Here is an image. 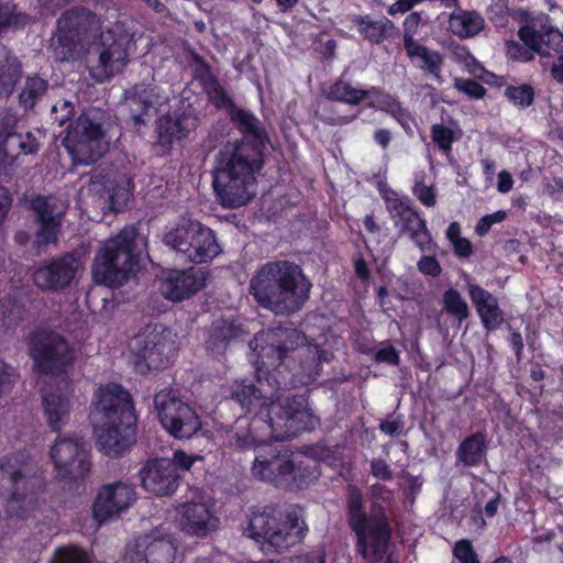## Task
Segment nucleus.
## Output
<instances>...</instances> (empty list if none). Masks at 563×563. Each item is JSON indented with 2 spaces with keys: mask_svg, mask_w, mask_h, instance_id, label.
I'll return each mask as SVG.
<instances>
[{
  "mask_svg": "<svg viewBox=\"0 0 563 563\" xmlns=\"http://www.w3.org/2000/svg\"><path fill=\"white\" fill-rule=\"evenodd\" d=\"M42 406L52 431L59 432L69 418V394L60 388L45 390L42 394Z\"/></svg>",
  "mask_w": 563,
  "mask_h": 563,
  "instance_id": "32",
  "label": "nucleus"
},
{
  "mask_svg": "<svg viewBox=\"0 0 563 563\" xmlns=\"http://www.w3.org/2000/svg\"><path fill=\"white\" fill-rule=\"evenodd\" d=\"M75 115V106L73 102L67 100H60L56 102L51 110V119L53 123H56L58 126H64Z\"/></svg>",
  "mask_w": 563,
  "mask_h": 563,
  "instance_id": "49",
  "label": "nucleus"
},
{
  "mask_svg": "<svg viewBox=\"0 0 563 563\" xmlns=\"http://www.w3.org/2000/svg\"><path fill=\"white\" fill-rule=\"evenodd\" d=\"M95 426L98 450L108 456L119 457L136 442L137 416L131 393L122 385L109 383L95 393Z\"/></svg>",
  "mask_w": 563,
  "mask_h": 563,
  "instance_id": "4",
  "label": "nucleus"
},
{
  "mask_svg": "<svg viewBox=\"0 0 563 563\" xmlns=\"http://www.w3.org/2000/svg\"><path fill=\"white\" fill-rule=\"evenodd\" d=\"M467 290L483 328L487 332L498 330L505 322V313L499 307L498 299L490 291L476 284H471Z\"/></svg>",
  "mask_w": 563,
  "mask_h": 563,
  "instance_id": "29",
  "label": "nucleus"
},
{
  "mask_svg": "<svg viewBox=\"0 0 563 563\" xmlns=\"http://www.w3.org/2000/svg\"><path fill=\"white\" fill-rule=\"evenodd\" d=\"M516 21L520 25L517 33L519 40L536 54L549 57V51L563 52V33L552 24L549 14L519 10Z\"/></svg>",
  "mask_w": 563,
  "mask_h": 563,
  "instance_id": "17",
  "label": "nucleus"
},
{
  "mask_svg": "<svg viewBox=\"0 0 563 563\" xmlns=\"http://www.w3.org/2000/svg\"><path fill=\"white\" fill-rule=\"evenodd\" d=\"M124 98L129 104L131 119L135 126L146 123L145 117L151 109L161 104V98L157 93V87L146 84H135L124 92Z\"/></svg>",
  "mask_w": 563,
  "mask_h": 563,
  "instance_id": "30",
  "label": "nucleus"
},
{
  "mask_svg": "<svg viewBox=\"0 0 563 563\" xmlns=\"http://www.w3.org/2000/svg\"><path fill=\"white\" fill-rule=\"evenodd\" d=\"M229 118L241 137L219 150L211 175L220 205L234 209L245 206L255 196L256 179L265 165L269 137L262 121L251 110L236 107L230 111Z\"/></svg>",
  "mask_w": 563,
  "mask_h": 563,
  "instance_id": "2",
  "label": "nucleus"
},
{
  "mask_svg": "<svg viewBox=\"0 0 563 563\" xmlns=\"http://www.w3.org/2000/svg\"><path fill=\"white\" fill-rule=\"evenodd\" d=\"M311 286L300 265L275 260L255 271L249 290L262 308L276 314H292L308 301Z\"/></svg>",
  "mask_w": 563,
  "mask_h": 563,
  "instance_id": "5",
  "label": "nucleus"
},
{
  "mask_svg": "<svg viewBox=\"0 0 563 563\" xmlns=\"http://www.w3.org/2000/svg\"><path fill=\"white\" fill-rule=\"evenodd\" d=\"M264 417L255 412L246 428H238L228 440L231 449L240 452L264 448L269 440V433L264 429Z\"/></svg>",
  "mask_w": 563,
  "mask_h": 563,
  "instance_id": "31",
  "label": "nucleus"
},
{
  "mask_svg": "<svg viewBox=\"0 0 563 563\" xmlns=\"http://www.w3.org/2000/svg\"><path fill=\"white\" fill-rule=\"evenodd\" d=\"M63 146L74 165L88 166L98 162L109 147L103 113L96 109L82 112L68 125Z\"/></svg>",
  "mask_w": 563,
  "mask_h": 563,
  "instance_id": "8",
  "label": "nucleus"
},
{
  "mask_svg": "<svg viewBox=\"0 0 563 563\" xmlns=\"http://www.w3.org/2000/svg\"><path fill=\"white\" fill-rule=\"evenodd\" d=\"M80 267L79 256L74 252H66L34 265L31 278L42 291L60 292L71 286Z\"/></svg>",
  "mask_w": 563,
  "mask_h": 563,
  "instance_id": "19",
  "label": "nucleus"
},
{
  "mask_svg": "<svg viewBox=\"0 0 563 563\" xmlns=\"http://www.w3.org/2000/svg\"><path fill=\"white\" fill-rule=\"evenodd\" d=\"M192 77L199 84L208 101L218 110H227L228 114L236 104L221 85L210 64L198 53L191 56Z\"/></svg>",
  "mask_w": 563,
  "mask_h": 563,
  "instance_id": "24",
  "label": "nucleus"
},
{
  "mask_svg": "<svg viewBox=\"0 0 563 563\" xmlns=\"http://www.w3.org/2000/svg\"><path fill=\"white\" fill-rule=\"evenodd\" d=\"M137 235L139 230L135 227H124L101 244L91 266L92 280L97 285L118 288L137 273Z\"/></svg>",
  "mask_w": 563,
  "mask_h": 563,
  "instance_id": "7",
  "label": "nucleus"
},
{
  "mask_svg": "<svg viewBox=\"0 0 563 563\" xmlns=\"http://www.w3.org/2000/svg\"><path fill=\"white\" fill-rule=\"evenodd\" d=\"M246 531L250 538L268 544L276 552L289 549L305 537L297 515L283 511L276 506H265L262 510L254 511Z\"/></svg>",
  "mask_w": 563,
  "mask_h": 563,
  "instance_id": "10",
  "label": "nucleus"
},
{
  "mask_svg": "<svg viewBox=\"0 0 563 563\" xmlns=\"http://www.w3.org/2000/svg\"><path fill=\"white\" fill-rule=\"evenodd\" d=\"M135 500V489L121 481L99 489L92 505L95 520L101 525L129 509Z\"/></svg>",
  "mask_w": 563,
  "mask_h": 563,
  "instance_id": "21",
  "label": "nucleus"
},
{
  "mask_svg": "<svg viewBox=\"0 0 563 563\" xmlns=\"http://www.w3.org/2000/svg\"><path fill=\"white\" fill-rule=\"evenodd\" d=\"M421 21V14L419 12H411L407 15L404 21V47L406 46L407 40H415L413 35Z\"/></svg>",
  "mask_w": 563,
  "mask_h": 563,
  "instance_id": "59",
  "label": "nucleus"
},
{
  "mask_svg": "<svg viewBox=\"0 0 563 563\" xmlns=\"http://www.w3.org/2000/svg\"><path fill=\"white\" fill-rule=\"evenodd\" d=\"M487 18L496 27H506L509 22V9L506 2L498 1L487 9Z\"/></svg>",
  "mask_w": 563,
  "mask_h": 563,
  "instance_id": "51",
  "label": "nucleus"
},
{
  "mask_svg": "<svg viewBox=\"0 0 563 563\" xmlns=\"http://www.w3.org/2000/svg\"><path fill=\"white\" fill-rule=\"evenodd\" d=\"M430 136L434 145L446 157L453 150V144L460 139V130H454L443 123H434L430 128Z\"/></svg>",
  "mask_w": 563,
  "mask_h": 563,
  "instance_id": "43",
  "label": "nucleus"
},
{
  "mask_svg": "<svg viewBox=\"0 0 563 563\" xmlns=\"http://www.w3.org/2000/svg\"><path fill=\"white\" fill-rule=\"evenodd\" d=\"M49 455L59 481H84L90 473L92 463L80 437H58Z\"/></svg>",
  "mask_w": 563,
  "mask_h": 563,
  "instance_id": "18",
  "label": "nucleus"
},
{
  "mask_svg": "<svg viewBox=\"0 0 563 563\" xmlns=\"http://www.w3.org/2000/svg\"><path fill=\"white\" fill-rule=\"evenodd\" d=\"M292 452L279 450L276 445L267 443L260 449L253 465L254 477L267 482L279 489L291 487V474L294 473Z\"/></svg>",
  "mask_w": 563,
  "mask_h": 563,
  "instance_id": "20",
  "label": "nucleus"
},
{
  "mask_svg": "<svg viewBox=\"0 0 563 563\" xmlns=\"http://www.w3.org/2000/svg\"><path fill=\"white\" fill-rule=\"evenodd\" d=\"M13 197L10 190L0 185V228L3 225L8 213L12 207Z\"/></svg>",
  "mask_w": 563,
  "mask_h": 563,
  "instance_id": "61",
  "label": "nucleus"
},
{
  "mask_svg": "<svg viewBox=\"0 0 563 563\" xmlns=\"http://www.w3.org/2000/svg\"><path fill=\"white\" fill-rule=\"evenodd\" d=\"M31 208L35 212L38 228L35 232L34 247L41 250L58 242V232L62 220L55 214L56 206L47 201L44 196H36L31 200Z\"/></svg>",
  "mask_w": 563,
  "mask_h": 563,
  "instance_id": "26",
  "label": "nucleus"
},
{
  "mask_svg": "<svg viewBox=\"0 0 563 563\" xmlns=\"http://www.w3.org/2000/svg\"><path fill=\"white\" fill-rule=\"evenodd\" d=\"M487 435L477 431L465 437L456 450V463L464 467H477L487 456Z\"/></svg>",
  "mask_w": 563,
  "mask_h": 563,
  "instance_id": "34",
  "label": "nucleus"
},
{
  "mask_svg": "<svg viewBox=\"0 0 563 563\" xmlns=\"http://www.w3.org/2000/svg\"><path fill=\"white\" fill-rule=\"evenodd\" d=\"M417 266L420 273L430 277H438L442 272L441 265L434 256H421Z\"/></svg>",
  "mask_w": 563,
  "mask_h": 563,
  "instance_id": "57",
  "label": "nucleus"
},
{
  "mask_svg": "<svg viewBox=\"0 0 563 563\" xmlns=\"http://www.w3.org/2000/svg\"><path fill=\"white\" fill-rule=\"evenodd\" d=\"M264 429L272 440L285 441L314 428L316 419L303 395L280 398L278 394L262 409Z\"/></svg>",
  "mask_w": 563,
  "mask_h": 563,
  "instance_id": "9",
  "label": "nucleus"
},
{
  "mask_svg": "<svg viewBox=\"0 0 563 563\" xmlns=\"http://www.w3.org/2000/svg\"><path fill=\"white\" fill-rule=\"evenodd\" d=\"M30 357L34 371L46 376L66 375L75 362V350L60 334L37 330L30 336Z\"/></svg>",
  "mask_w": 563,
  "mask_h": 563,
  "instance_id": "13",
  "label": "nucleus"
},
{
  "mask_svg": "<svg viewBox=\"0 0 563 563\" xmlns=\"http://www.w3.org/2000/svg\"><path fill=\"white\" fill-rule=\"evenodd\" d=\"M455 88L468 96L471 99H482L486 96L487 89L478 81L474 79H456Z\"/></svg>",
  "mask_w": 563,
  "mask_h": 563,
  "instance_id": "52",
  "label": "nucleus"
},
{
  "mask_svg": "<svg viewBox=\"0 0 563 563\" xmlns=\"http://www.w3.org/2000/svg\"><path fill=\"white\" fill-rule=\"evenodd\" d=\"M21 60L7 47L0 48V100H7L21 80Z\"/></svg>",
  "mask_w": 563,
  "mask_h": 563,
  "instance_id": "37",
  "label": "nucleus"
},
{
  "mask_svg": "<svg viewBox=\"0 0 563 563\" xmlns=\"http://www.w3.org/2000/svg\"><path fill=\"white\" fill-rule=\"evenodd\" d=\"M443 306L445 311L453 316L460 323L470 317V309L459 290L449 288L443 294Z\"/></svg>",
  "mask_w": 563,
  "mask_h": 563,
  "instance_id": "44",
  "label": "nucleus"
},
{
  "mask_svg": "<svg viewBox=\"0 0 563 563\" xmlns=\"http://www.w3.org/2000/svg\"><path fill=\"white\" fill-rule=\"evenodd\" d=\"M375 361L378 363H388L394 366H398L400 357L397 350L393 345L379 349L375 354Z\"/></svg>",
  "mask_w": 563,
  "mask_h": 563,
  "instance_id": "60",
  "label": "nucleus"
},
{
  "mask_svg": "<svg viewBox=\"0 0 563 563\" xmlns=\"http://www.w3.org/2000/svg\"><path fill=\"white\" fill-rule=\"evenodd\" d=\"M445 234L457 257L467 258L473 254V244L468 239L461 235V225L459 222H451Z\"/></svg>",
  "mask_w": 563,
  "mask_h": 563,
  "instance_id": "45",
  "label": "nucleus"
},
{
  "mask_svg": "<svg viewBox=\"0 0 563 563\" xmlns=\"http://www.w3.org/2000/svg\"><path fill=\"white\" fill-rule=\"evenodd\" d=\"M404 48L411 63L418 68L422 69L434 79L441 78L443 56L438 51H431L416 40L409 38Z\"/></svg>",
  "mask_w": 563,
  "mask_h": 563,
  "instance_id": "35",
  "label": "nucleus"
},
{
  "mask_svg": "<svg viewBox=\"0 0 563 563\" xmlns=\"http://www.w3.org/2000/svg\"><path fill=\"white\" fill-rule=\"evenodd\" d=\"M32 22L33 18L26 12L19 11L15 3H0V35L7 31H22Z\"/></svg>",
  "mask_w": 563,
  "mask_h": 563,
  "instance_id": "41",
  "label": "nucleus"
},
{
  "mask_svg": "<svg viewBox=\"0 0 563 563\" xmlns=\"http://www.w3.org/2000/svg\"><path fill=\"white\" fill-rule=\"evenodd\" d=\"M34 493L29 455L22 451L11 453L0 461V499L8 518L25 519V501Z\"/></svg>",
  "mask_w": 563,
  "mask_h": 563,
  "instance_id": "11",
  "label": "nucleus"
},
{
  "mask_svg": "<svg viewBox=\"0 0 563 563\" xmlns=\"http://www.w3.org/2000/svg\"><path fill=\"white\" fill-rule=\"evenodd\" d=\"M0 142L11 153H16V158L23 153H19L21 132H16L13 129L0 128Z\"/></svg>",
  "mask_w": 563,
  "mask_h": 563,
  "instance_id": "54",
  "label": "nucleus"
},
{
  "mask_svg": "<svg viewBox=\"0 0 563 563\" xmlns=\"http://www.w3.org/2000/svg\"><path fill=\"white\" fill-rule=\"evenodd\" d=\"M163 242L194 264L209 263L222 252L216 232L190 218L179 219L165 232Z\"/></svg>",
  "mask_w": 563,
  "mask_h": 563,
  "instance_id": "12",
  "label": "nucleus"
},
{
  "mask_svg": "<svg viewBox=\"0 0 563 563\" xmlns=\"http://www.w3.org/2000/svg\"><path fill=\"white\" fill-rule=\"evenodd\" d=\"M187 122L188 118L184 113L162 115L156 122L157 143L169 150L175 143L186 140L190 132Z\"/></svg>",
  "mask_w": 563,
  "mask_h": 563,
  "instance_id": "33",
  "label": "nucleus"
},
{
  "mask_svg": "<svg viewBox=\"0 0 563 563\" xmlns=\"http://www.w3.org/2000/svg\"><path fill=\"white\" fill-rule=\"evenodd\" d=\"M536 88L529 82L505 86L504 97L516 109L526 110L536 101Z\"/></svg>",
  "mask_w": 563,
  "mask_h": 563,
  "instance_id": "42",
  "label": "nucleus"
},
{
  "mask_svg": "<svg viewBox=\"0 0 563 563\" xmlns=\"http://www.w3.org/2000/svg\"><path fill=\"white\" fill-rule=\"evenodd\" d=\"M154 407L162 427L175 439H189L201 429L196 410L172 388L155 394Z\"/></svg>",
  "mask_w": 563,
  "mask_h": 563,
  "instance_id": "16",
  "label": "nucleus"
},
{
  "mask_svg": "<svg viewBox=\"0 0 563 563\" xmlns=\"http://www.w3.org/2000/svg\"><path fill=\"white\" fill-rule=\"evenodd\" d=\"M200 459L201 457L198 455L188 454L183 450H176L170 462L175 465L176 471L183 475L184 472L189 471L194 463Z\"/></svg>",
  "mask_w": 563,
  "mask_h": 563,
  "instance_id": "55",
  "label": "nucleus"
},
{
  "mask_svg": "<svg viewBox=\"0 0 563 563\" xmlns=\"http://www.w3.org/2000/svg\"><path fill=\"white\" fill-rule=\"evenodd\" d=\"M371 473L374 477L385 482L394 478L390 466L383 459H374L371 461Z\"/></svg>",
  "mask_w": 563,
  "mask_h": 563,
  "instance_id": "58",
  "label": "nucleus"
},
{
  "mask_svg": "<svg viewBox=\"0 0 563 563\" xmlns=\"http://www.w3.org/2000/svg\"><path fill=\"white\" fill-rule=\"evenodd\" d=\"M319 471L317 466L300 463L296 465L294 463V473L291 474V487H287L286 490H302L309 486L310 483L319 478Z\"/></svg>",
  "mask_w": 563,
  "mask_h": 563,
  "instance_id": "46",
  "label": "nucleus"
},
{
  "mask_svg": "<svg viewBox=\"0 0 563 563\" xmlns=\"http://www.w3.org/2000/svg\"><path fill=\"white\" fill-rule=\"evenodd\" d=\"M415 197L426 207L431 208L437 203L435 190L432 186L426 185L423 181H418L412 188Z\"/></svg>",
  "mask_w": 563,
  "mask_h": 563,
  "instance_id": "53",
  "label": "nucleus"
},
{
  "mask_svg": "<svg viewBox=\"0 0 563 563\" xmlns=\"http://www.w3.org/2000/svg\"><path fill=\"white\" fill-rule=\"evenodd\" d=\"M507 341L509 346L514 350L517 361L520 362L522 360V353L525 349L521 333L516 330L511 331Z\"/></svg>",
  "mask_w": 563,
  "mask_h": 563,
  "instance_id": "63",
  "label": "nucleus"
},
{
  "mask_svg": "<svg viewBox=\"0 0 563 563\" xmlns=\"http://www.w3.org/2000/svg\"><path fill=\"white\" fill-rule=\"evenodd\" d=\"M371 95L378 97V110L386 112L395 119L407 134L411 135L413 133L412 128L416 124L413 114L402 106L397 97L384 92L379 87L373 86L371 89H358L352 87L347 81L338 79L330 86L327 99L356 106Z\"/></svg>",
  "mask_w": 563,
  "mask_h": 563,
  "instance_id": "15",
  "label": "nucleus"
},
{
  "mask_svg": "<svg viewBox=\"0 0 563 563\" xmlns=\"http://www.w3.org/2000/svg\"><path fill=\"white\" fill-rule=\"evenodd\" d=\"M51 563H91V561L84 549L69 544L57 548Z\"/></svg>",
  "mask_w": 563,
  "mask_h": 563,
  "instance_id": "48",
  "label": "nucleus"
},
{
  "mask_svg": "<svg viewBox=\"0 0 563 563\" xmlns=\"http://www.w3.org/2000/svg\"><path fill=\"white\" fill-rule=\"evenodd\" d=\"M404 428V422L399 419L395 420H385L379 424V430L387 435L397 437L401 433Z\"/></svg>",
  "mask_w": 563,
  "mask_h": 563,
  "instance_id": "64",
  "label": "nucleus"
},
{
  "mask_svg": "<svg viewBox=\"0 0 563 563\" xmlns=\"http://www.w3.org/2000/svg\"><path fill=\"white\" fill-rule=\"evenodd\" d=\"M354 272L357 278L362 282V284H369L371 269L362 255L354 260Z\"/></svg>",
  "mask_w": 563,
  "mask_h": 563,
  "instance_id": "62",
  "label": "nucleus"
},
{
  "mask_svg": "<svg viewBox=\"0 0 563 563\" xmlns=\"http://www.w3.org/2000/svg\"><path fill=\"white\" fill-rule=\"evenodd\" d=\"M129 181H111L109 183V186H107L110 208L114 212H121L126 208L132 195L129 188Z\"/></svg>",
  "mask_w": 563,
  "mask_h": 563,
  "instance_id": "47",
  "label": "nucleus"
},
{
  "mask_svg": "<svg viewBox=\"0 0 563 563\" xmlns=\"http://www.w3.org/2000/svg\"><path fill=\"white\" fill-rule=\"evenodd\" d=\"M172 345L159 324L142 328L128 344L134 371L147 375L152 371L165 369L169 364Z\"/></svg>",
  "mask_w": 563,
  "mask_h": 563,
  "instance_id": "14",
  "label": "nucleus"
},
{
  "mask_svg": "<svg viewBox=\"0 0 563 563\" xmlns=\"http://www.w3.org/2000/svg\"><path fill=\"white\" fill-rule=\"evenodd\" d=\"M387 209L395 224L399 227V233L407 234L421 251H426L431 244L432 238L427 221L421 218L419 212L398 198L387 200Z\"/></svg>",
  "mask_w": 563,
  "mask_h": 563,
  "instance_id": "23",
  "label": "nucleus"
},
{
  "mask_svg": "<svg viewBox=\"0 0 563 563\" xmlns=\"http://www.w3.org/2000/svg\"><path fill=\"white\" fill-rule=\"evenodd\" d=\"M360 35L372 45L383 44L391 36L395 24L386 16L373 19L369 14L355 15L352 20Z\"/></svg>",
  "mask_w": 563,
  "mask_h": 563,
  "instance_id": "36",
  "label": "nucleus"
},
{
  "mask_svg": "<svg viewBox=\"0 0 563 563\" xmlns=\"http://www.w3.org/2000/svg\"><path fill=\"white\" fill-rule=\"evenodd\" d=\"M246 331L238 318L220 317L212 321L207 331L206 346L213 355H223L228 347L243 340Z\"/></svg>",
  "mask_w": 563,
  "mask_h": 563,
  "instance_id": "27",
  "label": "nucleus"
},
{
  "mask_svg": "<svg viewBox=\"0 0 563 563\" xmlns=\"http://www.w3.org/2000/svg\"><path fill=\"white\" fill-rule=\"evenodd\" d=\"M484 26L485 21L476 11L457 8L449 16V30L460 38L473 37L477 35Z\"/></svg>",
  "mask_w": 563,
  "mask_h": 563,
  "instance_id": "38",
  "label": "nucleus"
},
{
  "mask_svg": "<svg viewBox=\"0 0 563 563\" xmlns=\"http://www.w3.org/2000/svg\"><path fill=\"white\" fill-rule=\"evenodd\" d=\"M453 556L457 562L461 563H481L472 542L467 539H462L455 542L453 548Z\"/></svg>",
  "mask_w": 563,
  "mask_h": 563,
  "instance_id": "50",
  "label": "nucleus"
},
{
  "mask_svg": "<svg viewBox=\"0 0 563 563\" xmlns=\"http://www.w3.org/2000/svg\"><path fill=\"white\" fill-rule=\"evenodd\" d=\"M257 352L255 382L244 378L231 386L230 397L247 412L267 408L280 390L316 380L330 354L318 345H307L306 334L290 325L269 328Z\"/></svg>",
  "mask_w": 563,
  "mask_h": 563,
  "instance_id": "1",
  "label": "nucleus"
},
{
  "mask_svg": "<svg viewBox=\"0 0 563 563\" xmlns=\"http://www.w3.org/2000/svg\"><path fill=\"white\" fill-rule=\"evenodd\" d=\"M181 523L188 533L205 536L209 530L210 509L202 503H186L180 506Z\"/></svg>",
  "mask_w": 563,
  "mask_h": 563,
  "instance_id": "39",
  "label": "nucleus"
},
{
  "mask_svg": "<svg viewBox=\"0 0 563 563\" xmlns=\"http://www.w3.org/2000/svg\"><path fill=\"white\" fill-rule=\"evenodd\" d=\"M347 525L355 536V551L371 563H398L388 555L384 561L393 539V529L385 507L372 503L369 514L364 509L362 490L355 485L347 486Z\"/></svg>",
  "mask_w": 563,
  "mask_h": 563,
  "instance_id": "6",
  "label": "nucleus"
},
{
  "mask_svg": "<svg viewBox=\"0 0 563 563\" xmlns=\"http://www.w3.org/2000/svg\"><path fill=\"white\" fill-rule=\"evenodd\" d=\"M206 285V274L202 269L189 267L186 269H172L161 284L165 298L179 302L190 298Z\"/></svg>",
  "mask_w": 563,
  "mask_h": 563,
  "instance_id": "25",
  "label": "nucleus"
},
{
  "mask_svg": "<svg viewBox=\"0 0 563 563\" xmlns=\"http://www.w3.org/2000/svg\"><path fill=\"white\" fill-rule=\"evenodd\" d=\"M129 554L136 562L174 563L176 547L170 538L145 534L135 540L134 547L129 549Z\"/></svg>",
  "mask_w": 563,
  "mask_h": 563,
  "instance_id": "28",
  "label": "nucleus"
},
{
  "mask_svg": "<svg viewBox=\"0 0 563 563\" xmlns=\"http://www.w3.org/2000/svg\"><path fill=\"white\" fill-rule=\"evenodd\" d=\"M142 487L156 496L173 495L181 479L170 459L157 457L148 460L140 470Z\"/></svg>",
  "mask_w": 563,
  "mask_h": 563,
  "instance_id": "22",
  "label": "nucleus"
},
{
  "mask_svg": "<svg viewBox=\"0 0 563 563\" xmlns=\"http://www.w3.org/2000/svg\"><path fill=\"white\" fill-rule=\"evenodd\" d=\"M102 23L100 15L81 5L64 11L56 22L55 58L60 62L77 59L90 38L99 34L98 77L108 79L122 71L129 62L131 35L120 23L101 32Z\"/></svg>",
  "mask_w": 563,
  "mask_h": 563,
  "instance_id": "3",
  "label": "nucleus"
},
{
  "mask_svg": "<svg viewBox=\"0 0 563 563\" xmlns=\"http://www.w3.org/2000/svg\"><path fill=\"white\" fill-rule=\"evenodd\" d=\"M48 81L37 74L25 77L18 93V103L25 111H32L37 102L46 95Z\"/></svg>",
  "mask_w": 563,
  "mask_h": 563,
  "instance_id": "40",
  "label": "nucleus"
},
{
  "mask_svg": "<svg viewBox=\"0 0 563 563\" xmlns=\"http://www.w3.org/2000/svg\"><path fill=\"white\" fill-rule=\"evenodd\" d=\"M41 148V142L38 137L31 131L21 132V142L19 153L23 155H35Z\"/></svg>",
  "mask_w": 563,
  "mask_h": 563,
  "instance_id": "56",
  "label": "nucleus"
}]
</instances>
